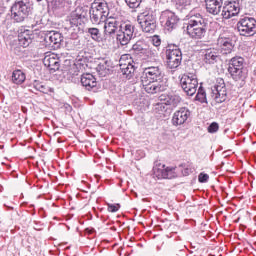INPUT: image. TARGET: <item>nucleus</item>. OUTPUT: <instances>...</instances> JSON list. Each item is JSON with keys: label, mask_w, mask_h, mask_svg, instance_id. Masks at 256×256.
Here are the masks:
<instances>
[{"label": "nucleus", "mask_w": 256, "mask_h": 256, "mask_svg": "<svg viewBox=\"0 0 256 256\" xmlns=\"http://www.w3.org/2000/svg\"><path fill=\"white\" fill-rule=\"evenodd\" d=\"M183 61L181 48L176 44H169L166 49V65L168 69H177Z\"/></svg>", "instance_id": "0eeeda50"}, {"label": "nucleus", "mask_w": 256, "mask_h": 256, "mask_svg": "<svg viewBox=\"0 0 256 256\" xmlns=\"http://www.w3.org/2000/svg\"><path fill=\"white\" fill-rule=\"evenodd\" d=\"M189 117H191V111L188 110V108L182 107L173 114L172 124L175 125V127L184 125V123L189 121Z\"/></svg>", "instance_id": "f3484780"}, {"label": "nucleus", "mask_w": 256, "mask_h": 256, "mask_svg": "<svg viewBox=\"0 0 256 256\" xmlns=\"http://www.w3.org/2000/svg\"><path fill=\"white\" fill-rule=\"evenodd\" d=\"M160 19L162 23H164L167 31H173V29H177V25L179 23V17L175 15V12L170 10H165L161 13Z\"/></svg>", "instance_id": "ddd939ff"}, {"label": "nucleus", "mask_w": 256, "mask_h": 256, "mask_svg": "<svg viewBox=\"0 0 256 256\" xmlns=\"http://www.w3.org/2000/svg\"><path fill=\"white\" fill-rule=\"evenodd\" d=\"M38 3H41V1H43V0H36Z\"/></svg>", "instance_id": "37998d69"}, {"label": "nucleus", "mask_w": 256, "mask_h": 256, "mask_svg": "<svg viewBox=\"0 0 256 256\" xmlns=\"http://www.w3.org/2000/svg\"><path fill=\"white\" fill-rule=\"evenodd\" d=\"M238 33L242 37H252L256 33V19L249 16H243L237 22Z\"/></svg>", "instance_id": "6e6552de"}, {"label": "nucleus", "mask_w": 256, "mask_h": 256, "mask_svg": "<svg viewBox=\"0 0 256 256\" xmlns=\"http://www.w3.org/2000/svg\"><path fill=\"white\" fill-rule=\"evenodd\" d=\"M217 131H219V123H217V122H212V123L208 126V133H217Z\"/></svg>", "instance_id": "e433bc0d"}, {"label": "nucleus", "mask_w": 256, "mask_h": 256, "mask_svg": "<svg viewBox=\"0 0 256 256\" xmlns=\"http://www.w3.org/2000/svg\"><path fill=\"white\" fill-rule=\"evenodd\" d=\"M80 82L86 91H93V93H97V91H99L97 78H95V76H93L91 73L83 74Z\"/></svg>", "instance_id": "2eb2a0df"}, {"label": "nucleus", "mask_w": 256, "mask_h": 256, "mask_svg": "<svg viewBox=\"0 0 256 256\" xmlns=\"http://www.w3.org/2000/svg\"><path fill=\"white\" fill-rule=\"evenodd\" d=\"M109 17V4L105 0H95L90 8V20L93 25L103 23Z\"/></svg>", "instance_id": "7ed1b4c3"}, {"label": "nucleus", "mask_w": 256, "mask_h": 256, "mask_svg": "<svg viewBox=\"0 0 256 256\" xmlns=\"http://www.w3.org/2000/svg\"><path fill=\"white\" fill-rule=\"evenodd\" d=\"M109 61H104L103 64H99L97 67V71L100 73V75H107V72L109 71V69L107 67H109Z\"/></svg>", "instance_id": "72a5a7b5"}, {"label": "nucleus", "mask_w": 256, "mask_h": 256, "mask_svg": "<svg viewBox=\"0 0 256 256\" xmlns=\"http://www.w3.org/2000/svg\"><path fill=\"white\" fill-rule=\"evenodd\" d=\"M33 6L29 0H17L11 7V19L15 23H23L29 17Z\"/></svg>", "instance_id": "20e7f679"}, {"label": "nucleus", "mask_w": 256, "mask_h": 256, "mask_svg": "<svg viewBox=\"0 0 256 256\" xmlns=\"http://www.w3.org/2000/svg\"><path fill=\"white\" fill-rule=\"evenodd\" d=\"M191 7V0H176V9L178 11H185L190 9Z\"/></svg>", "instance_id": "2f4dec72"}, {"label": "nucleus", "mask_w": 256, "mask_h": 256, "mask_svg": "<svg viewBox=\"0 0 256 256\" xmlns=\"http://www.w3.org/2000/svg\"><path fill=\"white\" fill-rule=\"evenodd\" d=\"M140 81L144 91L150 95L167 91V82L163 79V71L159 66L145 68Z\"/></svg>", "instance_id": "f257e3e1"}, {"label": "nucleus", "mask_w": 256, "mask_h": 256, "mask_svg": "<svg viewBox=\"0 0 256 256\" xmlns=\"http://www.w3.org/2000/svg\"><path fill=\"white\" fill-rule=\"evenodd\" d=\"M83 19H85V12L83 8H77L74 12L70 15V25L71 27H78L83 23Z\"/></svg>", "instance_id": "aec40b11"}, {"label": "nucleus", "mask_w": 256, "mask_h": 256, "mask_svg": "<svg viewBox=\"0 0 256 256\" xmlns=\"http://www.w3.org/2000/svg\"><path fill=\"white\" fill-rule=\"evenodd\" d=\"M29 30H24L23 32H20L18 35V43L21 47H29L31 45V34H29Z\"/></svg>", "instance_id": "5701e85b"}, {"label": "nucleus", "mask_w": 256, "mask_h": 256, "mask_svg": "<svg viewBox=\"0 0 256 256\" xmlns=\"http://www.w3.org/2000/svg\"><path fill=\"white\" fill-rule=\"evenodd\" d=\"M218 59H219V53H217L215 49H208L205 51V54H204L205 63H208L209 65H213L214 63H217Z\"/></svg>", "instance_id": "b1692460"}, {"label": "nucleus", "mask_w": 256, "mask_h": 256, "mask_svg": "<svg viewBox=\"0 0 256 256\" xmlns=\"http://www.w3.org/2000/svg\"><path fill=\"white\" fill-rule=\"evenodd\" d=\"M175 167H166L164 164H159L153 167L154 177L157 179H175L177 172Z\"/></svg>", "instance_id": "9b49d317"}, {"label": "nucleus", "mask_w": 256, "mask_h": 256, "mask_svg": "<svg viewBox=\"0 0 256 256\" xmlns=\"http://www.w3.org/2000/svg\"><path fill=\"white\" fill-rule=\"evenodd\" d=\"M32 29H35V25H32Z\"/></svg>", "instance_id": "c03bdc74"}, {"label": "nucleus", "mask_w": 256, "mask_h": 256, "mask_svg": "<svg viewBox=\"0 0 256 256\" xmlns=\"http://www.w3.org/2000/svg\"><path fill=\"white\" fill-rule=\"evenodd\" d=\"M205 7H206V12L209 15H213L214 17L219 15L221 13V7H223V4H217L215 2H208L205 0Z\"/></svg>", "instance_id": "4be33fe9"}, {"label": "nucleus", "mask_w": 256, "mask_h": 256, "mask_svg": "<svg viewBox=\"0 0 256 256\" xmlns=\"http://www.w3.org/2000/svg\"><path fill=\"white\" fill-rule=\"evenodd\" d=\"M130 9H137L143 0H124Z\"/></svg>", "instance_id": "f704fd0d"}, {"label": "nucleus", "mask_w": 256, "mask_h": 256, "mask_svg": "<svg viewBox=\"0 0 256 256\" xmlns=\"http://www.w3.org/2000/svg\"><path fill=\"white\" fill-rule=\"evenodd\" d=\"M245 60L243 57H233L228 66V73L234 81H245L247 79V71L243 67Z\"/></svg>", "instance_id": "423d86ee"}, {"label": "nucleus", "mask_w": 256, "mask_h": 256, "mask_svg": "<svg viewBox=\"0 0 256 256\" xmlns=\"http://www.w3.org/2000/svg\"><path fill=\"white\" fill-rule=\"evenodd\" d=\"M86 34L88 35V37L91 38L92 41H95L96 43H101V30H99V28H86Z\"/></svg>", "instance_id": "cd10ccee"}, {"label": "nucleus", "mask_w": 256, "mask_h": 256, "mask_svg": "<svg viewBox=\"0 0 256 256\" xmlns=\"http://www.w3.org/2000/svg\"><path fill=\"white\" fill-rule=\"evenodd\" d=\"M120 73H122L123 77H125V79H131V77H133V75L135 74V66L131 63H121L120 64Z\"/></svg>", "instance_id": "412c9836"}, {"label": "nucleus", "mask_w": 256, "mask_h": 256, "mask_svg": "<svg viewBox=\"0 0 256 256\" xmlns=\"http://www.w3.org/2000/svg\"><path fill=\"white\" fill-rule=\"evenodd\" d=\"M116 39H117L118 43H120V45H122V46L129 45V43H131L130 36L127 35L125 30H123V28L121 26L117 31Z\"/></svg>", "instance_id": "393cba45"}, {"label": "nucleus", "mask_w": 256, "mask_h": 256, "mask_svg": "<svg viewBox=\"0 0 256 256\" xmlns=\"http://www.w3.org/2000/svg\"><path fill=\"white\" fill-rule=\"evenodd\" d=\"M181 87L189 97H193L197 93V87H199V81L197 76L193 74H184L180 80Z\"/></svg>", "instance_id": "9d476101"}, {"label": "nucleus", "mask_w": 256, "mask_h": 256, "mask_svg": "<svg viewBox=\"0 0 256 256\" xmlns=\"http://www.w3.org/2000/svg\"><path fill=\"white\" fill-rule=\"evenodd\" d=\"M205 1H208L210 3H217V4H220V5H223V0H205Z\"/></svg>", "instance_id": "79ce46f5"}, {"label": "nucleus", "mask_w": 256, "mask_h": 256, "mask_svg": "<svg viewBox=\"0 0 256 256\" xmlns=\"http://www.w3.org/2000/svg\"><path fill=\"white\" fill-rule=\"evenodd\" d=\"M241 11V7L239 6V2L237 1H228L224 3V6L221 10L222 19H231V17H237L239 12Z\"/></svg>", "instance_id": "f8f14e48"}, {"label": "nucleus", "mask_w": 256, "mask_h": 256, "mask_svg": "<svg viewBox=\"0 0 256 256\" xmlns=\"http://www.w3.org/2000/svg\"><path fill=\"white\" fill-rule=\"evenodd\" d=\"M211 97L216 103H225L229 99L227 85L223 78H217L214 86L211 87Z\"/></svg>", "instance_id": "1a4fd4ad"}, {"label": "nucleus", "mask_w": 256, "mask_h": 256, "mask_svg": "<svg viewBox=\"0 0 256 256\" xmlns=\"http://www.w3.org/2000/svg\"><path fill=\"white\" fill-rule=\"evenodd\" d=\"M195 101H199V103H207V93L205 92V88L200 86L198 88V92L195 97Z\"/></svg>", "instance_id": "7c9ffc66"}, {"label": "nucleus", "mask_w": 256, "mask_h": 256, "mask_svg": "<svg viewBox=\"0 0 256 256\" xmlns=\"http://www.w3.org/2000/svg\"><path fill=\"white\" fill-rule=\"evenodd\" d=\"M44 65L45 67H48L50 71H59V67H61V64L59 63V59L55 57H46L44 59Z\"/></svg>", "instance_id": "bb28decb"}, {"label": "nucleus", "mask_w": 256, "mask_h": 256, "mask_svg": "<svg viewBox=\"0 0 256 256\" xmlns=\"http://www.w3.org/2000/svg\"><path fill=\"white\" fill-rule=\"evenodd\" d=\"M107 207H108V211L110 213H117V211H119V209H121V204H111V203H108Z\"/></svg>", "instance_id": "c9c22d12"}, {"label": "nucleus", "mask_w": 256, "mask_h": 256, "mask_svg": "<svg viewBox=\"0 0 256 256\" xmlns=\"http://www.w3.org/2000/svg\"><path fill=\"white\" fill-rule=\"evenodd\" d=\"M33 87L36 91H40V93H49V88L37 80L34 81Z\"/></svg>", "instance_id": "473e14b6"}, {"label": "nucleus", "mask_w": 256, "mask_h": 256, "mask_svg": "<svg viewBox=\"0 0 256 256\" xmlns=\"http://www.w3.org/2000/svg\"><path fill=\"white\" fill-rule=\"evenodd\" d=\"M217 45L222 55H229L233 53V49H235V41L230 37L220 36L217 40Z\"/></svg>", "instance_id": "4468645a"}, {"label": "nucleus", "mask_w": 256, "mask_h": 256, "mask_svg": "<svg viewBox=\"0 0 256 256\" xmlns=\"http://www.w3.org/2000/svg\"><path fill=\"white\" fill-rule=\"evenodd\" d=\"M199 183H207L209 181V176L205 173H200L198 176Z\"/></svg>", "instance_id": "4c0bfd02"}, {"label": "nucleus", "mask_w": 256, "mask_h": 256, "mask_svg": "<svg viewBox=\"0 0 256 256\" xmlns=\"http://www.w3.org/2000/svg\"><path fill=\"white\" fill-rule=\"evenodd\" d=\"M138 23L143 33H155L157 29V15L151 8H146L138 15Z\"/></svg>", "instance_id": "39448f33"}, {"label": "nucleus", "mask_w": 256, "mask_h": 256, "mask_svg": "<svg viewBox=\"0 0 256 256\" xmlns=\"http://www.w3.org/2000/svg\"><path fill=\"white\" fill-rule=\"evenodd\" d=\"M102 23H105L104 31L108 35H115L122 25V22L119 21V19L111 16H108Z\"/></svg>", "instance_id": "a211bd4d"}, {"label": "nucleus", "mask_w": 256, "mask_h": 256, "mask_svg": "<svg viewBox=\"0 0 256 256\" xmlns=\"http://www.w3.org/2000/svg\"><path fill=\"white\" fill-rule=\"evenodd\" d=\"M54 5L56 9L59 7H63V5H65V0H54Z\"/></svg>", "instance_id": "ea45409f"}, {"label": "nucleus", "mask_w": 256, "mask_h": 256, "mask_svg": "<svg viewBox=\"0 0 256 256\" xmlns=\"http://www.w3.org/2000/svg\"><path fill=\"white\" fill-rule=\"evenodd\" d=\"M132 50L137 54V55H145L150 52L147 48V44H145V41L143 40H138L133 46Z\"/></svg>", "instance_id": "a878e982"}, {"label": "nucleus", "mask_w": 256, "mask_h": 256, "mask_svg": "<svg viewBox=\"0 0 256 256\" xmlns=\"http://www.w3.org/2000/svg\"><path fill=\"white\" fill-rule=\"evenodd\" d=\"M120 27L126 32V35L130 36L131 39L135 37V25L131 23H122Z\"/></svg>", "instance_id": "c756f323"}, {"label": "nucleus", "mask_w": 256, "mask_h": 256, "mask_svg": "<svg viewBox=\"0 0 256 256\" xmlns=\"http://www.w3.org/2000/svg\"><path fill=\"white\" fill-rule=\"evenodd\" d=\"M25 79L27 77L25 76L24 72L21 70H14L12 73V82L15 85H22V83H25Z\"/></svg>", "instance_id": "c85d7f7f"}, {"label": "nucleus", "mask_w": 256, "mask_h": 256, "mask_svg": "<svg viewBox=\"0 0 256 256\" xmlns=\"http://www.w3.org/2000/svg\"><path fill=\"white\" fill-rule=\"evenodd\" d=\"M152 44L154 47H160L161 46V38L159 36H154L152 38Z\"/></svg>", "instance_id": "58836bf2"}, {"label": "nucleus", "mask_w": 256, "mask_h": 256, "mask_svg": "<svg viewBox=\"0 0 256 256\" xmlns=\"http://www.w3.org/2000/svg\"><path fill=\"white\" fill-rule=\"evenodd\" d=\"M161 105H166L167 109H177L181 103V97L176 94H162L159 96Z\"/></svg>", "instance_id": "dca6fc26"}, {"label": "nucleus", "mask_w": 256, "mask_h": 256, "mask_svg": "<svg viewBox=\"0 0 256 256\" xmlns=\"http://www.w3.org/2000/svg\"><path fill=\"white\" fill-rule=\"evenodd\" d=\"M186 31L191 39H203L207 35L209 22L201 13L191 11L187 15Z\"/></svg>", "instance_id": "f03ea898"}, {"label": "nucleus", "mask_w": 256, "mask_h": 256, "mask_svg": "<svg viewBox=\"0 0 256 256\" xmlns=\"http://www.w3.org/2000/svg\"><path fill=\"white\" fill-rule=\"evenodd\" d=\"M44 41L48 47L52 49H59L61 42L63 41V35L59 32H49L45 35Z\"/></svg>", "instance_id": "6ab92c4d"}, {"label": "nucleus", "mask_w": 256, "mask_h": 256, "mask_svg": "<svg viewBox=\"0 0 256 256\" xmlns=\"http://www.w3.org/2000/svg\"><path fill=\"white\" fill-rule=\"evenodd\" d=\"M191 173V169L189 168H185L184 170H182V174L184 175V177H187V175H189Z\"/></svg>", "instance_id": "a19ab883"}]
</instances>
